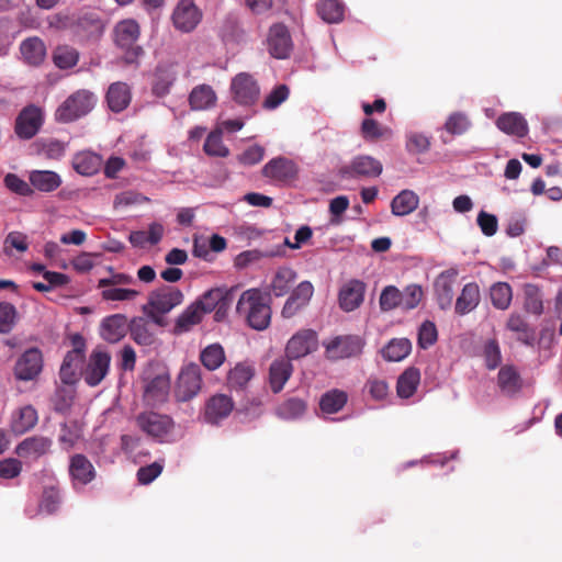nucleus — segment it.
<instances>
[{"label": "nucleus", "mask_w": 562, "mask_h": 562, "mask_svg": "<svg viewBox=\"0 0 562 562\" xmlns=\"http://www.w3.org/2000/svg\"><path fill=\"white\" fill-rule=\"evenodd\" d=\"M367 284L359 279H350L345 282L338 292L339 307L345 312H352L361 306L364 301Z\"/></svg>", "instance_id": "nucleus-17"}, {"label": "nucleus", "mask_w": 562, "mask_h": 562, "mask_svg": "<svg viewBox=\"0 0 562 562\" xmlns=\"http://www.w3.org/2000/svg\"><path fill=\"white\" fill-rule=\"evenodd\" d=\"M270 55L278 59L290 57L293 42L288 27L283 24H274L270 27L267 38Z\"/></svg>", "instance_id": "nucleus-15"}, {"label": "nucleus", "mask_w": 562, "mask_h": 562, "mask_svg": "<svg viewBox=\"0 0 562 562\" xmlns=\"http://www.w3.org/2000/svg\"><path fill=\"white\" fill-rule=\"evenodd\" d=\"M128 329L132 339L140 346H150L155 341V336L149 329V322L145 317H134Z\"/></svg>", "instance_id": "nucleus-42"}, {"label": "nucleus", "mask_w": 562, "mask_h": 562, "mask_svg": "<svg viewBox=\"0 0 562 562\" xmlns=\"http://www.w3.org/2000/svg\"><path fill=\"white\" fill-rule=\"evenodd\" d=\"M127 330V318L122 314L108 316L101 324V336L109 342H117Z\"/></svg>", "instance_id": "nucleus-28"}, {"label": "nucleus", "mask_w": 562, "mask_h": 562, "mask_svg": "<svg viewBox=\"0 0 562 562\" xmlns=\"http://www.w3.org/2000/svg\"><path fill=\"white\" fill-rule=\"evenodd\" d=\"M175 80L176 74L171 68L157 67L153 82V93L157 97L168 94Z\"/></svg>", "instance_id": "nucleus-47"}, {"label": "nucleus", "mask_w": 562, "mask_h": 562, "mask_svg": "<svg viewBox=\"0 0 562 562\" xmlns=\"http://www.w3.org/2000/svg\"><path fill=\"white\" fill-rule=\"evenodd\" d=\"M225 359L224 348L220 344L209 345L200 353V361L209 371L218 369Z\"/></svg>", "instance_id": "nucleus-46"}, {"label": "nucleus", "mask_w": 562, "mask_h": 562, "mask_svg": "<svg viewBox=\"0 0 562 562\" xmlns=\"http://www.w3.org/2000/svg\"><path fill=\"white\" fill-rule=\"evenodd\" d=\"M507 329L517 334V339L527 346L535 341V330L519 314H512L506 323Z\"/></svg>", "instance_id": "nucleus-41"}, {"label": "nucleus", "mask_w": 562, "mask_h": 562, "mask_svg": "<svg viewBox=\"0 0 562 562\" xmlns=\"http://www.w3.org/2000/svg\"><path fill=\"white\" fill-rule=\"evenodd\" d=\"M483 357L488 370H494L501 364L502 353L496 339H488L485 341L483 347Z\"/></svg>", "instance_id": "nucleus-63"}, {"label": "nucleus", "mask_w": 562, "mask_h": 562, "mask_svg": "<svg viewBox=\"0 0 562 562\" xmlns=\"http://www.w3.org/2000/svg\"><path fill=\"white\" fill-rule=\"evenodd\" d=\"M456 272H442L435 281V292L440 308H448L453 299V278Z\"/></svg>", "instance_id": "nucleus-35"}, {"label": "nucleus", "mask_w": 562, "mask_h": 562, "mask_svg": "<svg viewBox=\"0 0 562 562\" xmlns=\"http://www.w3.org/2000/svg\"><path fill=\"white\" fill-rule=\"evenodd\" d=\"M255 374L254 368L245 362L237 363L227 373V385L233 390H243Z\"/></svg>", "instance_id": "nucleus-39"}, {"label": "nucleus", "mask_w": 562, "mask_h": 562, "mask_svg": "<svg viewBox=\"0 0 562 562\" xmlns=\"http://www.w3.org/2000/svg\"><path fill=\"white\" fill-rule=\"evenodd\" d=\"M234 407L235 403L231 396L222 393L215 394L205 403L204 422L210 425H218L232 414Z\"/></svg>", "instance_id": "nucleus-16"}, {"label": "nucleus", "mask_w": 562, "mask_h": 562, "mask_svg": "<svg viewBox=\"0 0 562 562\" xmlns=\"http://www.w3.org/2000/svg\"><path fill=\"white\" fill-rule=\"evenodd\" d=\"M306 402L299 397H290L282 402L276 409L278 417L285 420H294L302 417L306 412Z\"/></svg>", "instance_id": "nucleus-44"}, {"label": "nucleus", "mask_w": 562, "mask_h": 562, "mask_svg": "<svg viewBox=\"0 0 562 562\" xmlns=\"http://www.w3.org/2000/svg\"><path fill=\"white\" fill-rule=\"evenodd\" d=\"M419 196L412 190L405 189L391 201V212L394 216H406L417 210Z\"/></svg>", "instance_id": "nucleus-33"}, {"label": "nucleus", "mask_w": 562, "mask_h": 562, "mask_svg": "<svg viewBox=\"0 0 562 562\" xmlns=\"http://www.w3.org/2000/svg\"><path fill=\"white\" fill-rule=\"evenodd\" d=\"M382 170L381 161L368 155H359L348 165L342 166L339 169V175L347 179L376 178L382 173Z\"/></svg>", "instance_id": "nucleus-10"}, {"label": "nucleus", "mask_w": 562, "mask_h": 562, "mask_svg": "<svg viewBox=\"0 0 562 562\" xmlns=\"http://www.w3.org/2000/svg\"><path fill=\"white\" fill-rule=\"evenodd\" d=\"M105 99L111 111L116 113L122 112L131 103V89L125 82H113L108 89Z\"/></svg>", "instance_id": "nucleus-27"}, {"label": "nucleus", "mask_w": 562, "mask_h": 562, "mask_svg": "<svg viewBox=\"0 0 562 562\" xmlns=\"http://www.w3.org/2000/svg\"><path fill=\"white\" fill-rule=\"evenodd\" d=\"M67 143L58 139H47L40 144V154L46 159L59 160L65 156Z\"/></svg>", "instance_id": "nucleus-60"}, {"label": "nucleus", "mask_w": 562, "mask_h": 562, "mask_svg": "<svg viewBox=\"0 0 562 562\" xmlns=\"http://www.w3.org/2000/svg\"><path fill=\"white\" fill-rule=\"evenodd\" d=\"M20 52L24 61L31 66L41 65L46 57V46L37 36L24 40L20 45Z\"/></svg>", "instance_id": "nucleus-31"}, {"label": "nucleus", "mask_w": 562, "mask_h": 562, "mask_svg": "<svg viewBox=\"0 0 562 562\" xmlns=\"http://www.w3.org/2000/svg\"><path fill=\"white\" fill-rule=\"evenodd\" d=\"M183 301V293L176 286L161 285L151 291L148 296V306L158 314H167Z\"/></svg>", "instance_id": "nucleus-11"}, {"label": "nucleus", "mask_w": 562, "mask_h": 562, "mask_svg": "<svg viewBox=\"0 0 562 562\" xmlns=\"http://www.w3.org/2000/svg\"><path fill=\"white\" fill-rule=\"evenodd\" d=\"M348 394L339 389L325 392L319 400V408L324 414H336L347 404Z\"/></svg>", "instance_id": "nucleus-37"}, {"label": "nucleus", "mask_w": 562, "mask_h": 562, "mask_svg": "<svg viewBox=\"0 0 562 562\" xmlns=\"http://www.w3.org/2000/svg\"><path fill=\"white\" fill-rule=\"evenodd\" d=\"M135 424L144 434L158 442L167 441L175 428V422L169 415L154 411L139 413Z\"/></svg>", "instance_id": "nucleus-4"}, {"label": "nucleus", "mask_w": 562, "mask_h": 562, "mask_svg": "<svg viewBox=\"0 0 562 562\" xmlns=\"http://www.w3.org/2000/svg\"><path fill=\"white\" fill-rule=\"evenodd\" d=\"M317 348V335L313 329H302L293 335L286 344L285 355L289 359L303 358Z\"/></svg>", "instance_id": "nucleus-18"}, {"label": "nucleus", "mask_w": 562, "mask_h": 562, "mask_svg": "<svg viewBox=\"0 0 562 562\" xmlns=\"http://www.w3.org/2000/svg\"><path fill=\"white\" fill-rule=\"evenodd\" d=\"M52 446L53 441L50 438L35 435L26 437L19 442L14 452L20 459L26 462H35L47 454L50 451Z\"/></svg>", "instance_id": "nucleus-13"}, {"label": "nucleus", "mask_w": 562, "mask_h": 562, "mask_svg": "<svg viewBox=\"0 0 562 562\" xmlns=\"http://www.w3.org/2000/svg\"><path fill=\"white\" fill-rule=\"evenodd\" d=\"M401 307L405 311L414 310L420 303L424 292L420 285L409 284L401 291Z\"/></svg>", "instance_id": "nucleus-61"}, {"label": "nucleus", "mask_w": 562, "mask_h": 562, "mask_svg": "<svg viewBox=\"0 0 562 562\" xmlns=\"http://www.w3.org/2000/svg\"><path fill=\"white\" fill-rule=\"evenodd\" d=\"M236 312L256 330H263L270 325L271 307L267 296L258 289L243 292L237 302Z\"/></svg>", "instance_id": "nucleus-1"}, {"label": "nucleus", "mask_w": 562, "mask_h": 562, "mask_svg": "<svg viewBox=\"0 0 562 562\" xmlns=\"http://www.w3.org/2000/svg\"><path fill=\"white\" fill-rule=\"evenodd\" d=\"M115 43L125 50L126 63H134L143 54V48L137 45L139 26L134 20H124L114 29Z\"/></svg>", "instance_id": "nucleus-5"}, {"label": "nucleus", "mask_w": 562, "mask_h": 562, "mask_svg": "<svg viewBox=\"0 0 562 562\" xmlns=\"http://www.w3.org/2000/svg\"><path fill=\"white\" fill-rule=\"evenodd\" d=\"M420 382V372L414 367L407 368L397 380L396 392L401 398H409Z\"/></svg>", "instance_id": "nucleus-36"}, {"label": "nucleus", "mask_w": 562, "mask_h": 562, "mask_svg": "<svg viewBox=\"0 0 562 562\" xmlns=\"http://www.w3.org/2000/svg\"><path fill=\"white\" fill-rule=\"evenodd\" d=\"M97 95L88 89L72 92L55 111V120L70 123L89 114L95 106Z\"/></svg>", "instance_id": "nucleus-3"}, {"label": "nucleus", "mask_w": 562, "mask_h": 562, "mask_svg": "<svg viewBox=\"0 0 562 562\" xmlns=\"http://www.w3.org/2000/svg\"><path fill=\"white\" fill-rule=\"evenodd\" d=\"M491 302L498 310H507L513 299L512 286L506 282H497L490 290Z\"/></svg>", "instance_id": "nucleus-50"}, {"label": "nucleus", "mask_w": 562, "mask_h": 562, "mask_svg": "<svg viewBox=\"0 0 562 562\" xmlns=\"http://www.w3.org/2000/svg\"><path fill=\"white\" fill-rule=\"evenodd\" d=\"M68 474L74 488L86 486L97 477V470L92 462L82 453H75L69 458Z\"/></svg>", "instance_id": "nucleus-12"}, {"label": "nucleus", "mask_w": 562, "mask_h": 562, "mask_svg": "<svg viewBox=\"0 0 562 562\" xmlns=\"http://www.w3.org/2000/svg\"><path fill=\"white\" fill-rule=\"evenodd\" d=\"M228 293L222 289H212L205 292L199 300L194 302L204 316L216 308V314L228 306Z\"/></svg>", "instance_id": "nucleus-30"}, {"label": "nucleus", "mask_w": 562, "mask_h": 562, "mask_svg": "<svg viewBox=\"0 0 562 562\" xmlns=\"http://www.w3.org/2000/svg\"><path fill=\"white\" fill-rule=\"evenodd\" d=\"M401 291L394 285L385 286L380 294V308L383 312H389L401 307Z\"/></svg>", "instance_id": "nucleus-59"}, {"label": "nucleus", "mask_w": 562, "mask_h": 562, "mask_svg": "<svg viewBox=\"0 0 562 562\" xmlns=\"http://www.w3.org/2000/svg\"><path fill=\"white\" fill-rule=\"evenodd\" d=\"M361 134L366 140L372 142L391 135V130L373 119H366L361 123Z\"/></svg>", "instance_id": "nucleus-56"}, {"label": "nucleus", "mask_w": 562, "mask_h": 562, "mask_svg": "<svg viewBox=\"0 0 562 562\" xmlns=\"http://www.w3.org/2000/svg\"><path fill=\"white\" fill-rule=\"evenodd\" d=\"M411 350L412 342L407 338H394L383 348L382 355L387 361H401Z\"/></svg>", "instance_id": "nucleus-45"}, {"label": "nucleus", "mask_w": 562, "mask_h": 562, "mask_svg": "<svg viewBox=\"0 0 562 562\" xmlns=\"http://www.w3.org/2000/svg\"><path fill=\"white\" fill-rule=\"evenodd\" d=\"M42 352L37 348H30L19 358L14 370L18 380L31 381L42 372Z\"/></svg>", "instance_id": "nucleus-21"}, {"label": "nucleus", "mask_w": 562, "mask_h": 562, "mask_svg": "<svg viewBox=\"0 0 562 562\" xmlns=\"http://www.w3.org/2000/svg\"><path fill=\"white\" fill-rule=\"evenodd\" d=\"M216 95L212 87L207 85L196 86L189 95L192 110H205L214 105Z\"/></svg>", "instance_id": "nucleus-40"}, {"label": "nucleus", "mask_w": 562, "mask_h": 562, "mask_svg": "<svg viewBox=\"0 0 562 562\" xmlns=\"http://www.w3.org/2000/svg\"><path fill=\"white\" fill-rule=\"evenodd\" d=\"M297 166L285 157H277L268 161L262 168V175L276 182L289 183L297 177Z\"/></svg>", "instance_id": "nucleus-20"}, {"label": "nucleus", "mask_w": 562, "mask_h": 562, "mask_svg": "<svg viewBox=\"0 0 562 562\" xmlns=\"http://www.w3.org/2000/svg\"><path fill=\"white\" fill-rule=\"evenodd\" d=\"M83 359L65 356L59 370V378L64 384L72 385L78 381V371L82 370Z\"/></svg>", "instance_id": "nucleus-52"}, {"label": "nucleus", "mask_w": 562, "mask_h": 562, "mask_svg": "<svg viewBox=\"0 0 562 562\" xmlns=\"http://www.w3.org/2000/svg\"><path fill=\"white\" fill-rule=\"evenodd\" d=\"M102 165V157L90 150L79 151L75 154L71 159L74 170L85 177H91L98 173Z\"/></svg>", "instance_id": "nucleus-26"}, {"label": "nucleus", "mask_w": 562, "mask_h": 562, "mask_svg": "<svg viewBox=\"0 0 562 562\" xmlns=\"http://www.w3.org/2000/svg\"><path fill=\"white\" fill-rule=\"evenodd\" d=\"M61 503L60 491L57 486H45L42 494L41 508L47 514H54Z\"/></svg>", "instance_id": "nucleus-62"}, {"label": "nucleus", "mask_w": 562, "mask_h": 562, "mask_svg": "<svg viewBox=\"0 0 562 562\" xmlns=\"http://www.w3.org/2000/svg\"><path fill=\"white\" fill-rule=\"evenodd\" d=\"M497 384L504 394L512 396L521 390L522 380L514 366L506 364L498 371Z\"/></svg>", "instance_id": "nucleus-34"}, {"label": "nucleus", "mask_w": 562, "mask_h": 562, "mask_svg": "<svg viewBox=\"0 0 562 562\" xmlns=\"http://www.w3.org/2000/svg\"><path fill=\"white\" fill-rule=\"evenodd\" d=\"M524 306L528 313L540 315L543 312L542 299L539 289L536 285L527 284L524 290Z\"/></svg>", "instance_id": "nucleus-58"}, {"label": "nucleus", "mask_w": 562, "mask_h": 562, "mask_svg": "<svg viewBox=\"0 0 562 562\" xmlns=\"http://www.w3.org/2000/svg\"><path fill=\"white\" fill-rule=\"evenodd\" d=\"M29 181L32 189L44 193L55 191L63 183L61 177L52 170H32L29 173Z\"/></svg>", "instance_id": "nucleus-29"}, {"label": "nucleus", "mask_w": 562, "mask_h": 562, "mask_svg": "<svg viewBox=\"0 0 562 562\" xmlns=\"http://www.w3.org/2000/svg\"><path fill=\"white\" fill-rule=\"evenodd\" d=\"M37 412L32 406H24L19 411L12 422V429L16 434H23L33 428L37 423Z\"/></svg>", "instance_id": "nucleus-51"}, {"label": "nucleus", "mask_w": 562, "mask_h": 562, "mask_svg": "<svg viewBox=\"0 0 562 562\" xmlns=\"http://www.w3.org/2000/svg\"><path fill=\"white\" fill-rule=\"evenodd\" d=\"M317 13L327 23H338L344 16V5L337 0H322L317 3Z\"/></svg>", "instance_id": "nucleus-49"}, {"label": "nucleus", "mask_w": 562, "mask_h": 562, "mask_svg": "<svg viewBox=\"0 0 562 562\" xmlns=\"http://www.w3.org/2000/svg\"><path fill=\"white\" fill-rule=\"evenodd\" d=\"M292 373L291 359L286 357L273 360L269 368V384L272 392L276 394L281 392Z\"/></svg>", "instance_id": "nucleus-25"}, {"label": "nucleus", "mask_w": 562, "mask_h": 562, "mask_svg": "<svg viewBox=\"0 0 562 562\" xmlns=\"http://www.w3.org/2000/svg\"><path fill=\"white\" fill-rule=\"evenodd\" d=\"M80 438L81 429L76 422L61 424L58 441L64 450L72 449Z\"/></svg>", "instance_id": "nucleus-54"}, {"label": "nucleus", "mask_w": 562, "mask_h": 562, "mask_svg": "<svg viewBox=\"0 0 562 562\" xmlns=\"http://www.w3.org/2000/svg\"><path fill=\"white\" fill-rule=\"evenodd\" d=\"M202 387L201 369L199 364L191 362L184 366L177 380L176 397L180 402L192 400Z\"/></svg>", "instance_id": "nucleus-6"}, {"label": "nucleus", "mask_w": 562, "mask_h": 562, "mask_svg": "<svg viewBox=\"0 0 562 562\" xmlns=\"http://www.w3.org/2000/svg\"><path fill=\"white\" fill-rule=\"evenodd\" d=\"M480 300L481 294L477 283L469 282L457 297L454 311L458 315H465L479 305Z\"/></svg>", "instance_id": "nucleus-32"}, {"label": "nucleus", "mask_w": 562, "mask_h": 562, "mask_svg": "<svg viewBox=\"0 0 562 562\" xmlns=\"http://www.w3.org/2000/svg\"><path fill=\"white\" fill-rule=\"evenodd\" d=\"M57 26L68 29L81 42L99 38L104 30V25L99 15L94 12H83L74 16H64L57 14Z\"/></svg>", "instance_id": "nucleus-2"}, {"label": "nucleus", "mask_w": 562, "mask_h": 562, "mask_svg": "<svg viewBox=\"0 0 562 562\" xmlns=\"http://www.w3.org/2000/svg\"><path fill=\"white\" fill-rule=\"evenodd\" d=\"M202 14L193 0H180L172 13V22L177 30L191 32L200 23Z\"/></svg>", "instance_id": "nucleus-19"}, {"label": "nucleus", "mask_w": 562, "mask_h": 562, "mask_svg": "<svg viewBox=\"0 0 562 562\" xmlns=\"http://www.w3.org/2000/svg\"><path fill=\"white\" fill-rule=\"evenodd\" d=\"M203 149L206 155L213 157H226L229 153L228 148L223 144L222 133L215 131L209 134L205 139Z\"/></svg>", "instance_id": "nucleus-57"}, {"label": "nucleus", "mask_w": 562, "mask_h": 562, "mask_svg": "<svg viewBox=\"0 0 562 562\" xmlns=\"http://www.w3.org/2000/svg\"><path fill=\"white\" fill-rule=\"evenodd\" d=\"M43 122L41 108L34 104L26 105L15 119L14 132L21 139H31L38 133Z\"/></svg>", "instance_id": "nucleus-9"}, {"label": "nucleus", "mask_w": 562, "mask_h": 562, "mask_svg": "<svg viewBox=\"0 0 562 562\" xmlns=\"http://www.w3.org/2000/svg\"><path fill=\"white\" fill-rule=\"evenodd\" d=\"M503 133L522 138L528 135L529 127L526 119L518 112H507L499 115L495 122Z\"/></svg>", "instance_id": "nucleus-24"}, {"label": "nucleus", "mask_w": 562, "mask_h": 562, "mask_svg": "<svg viewBox=\"0 0 562 562\" xmlns=\"http://www.w3.org/2000/svg\"><path fill=\"white\" fill-rule=\"evenodd\" d=\"M170 391V378L166 373L148 380L145 385L144 398L150 405L165 403Z\"/></svg>", "instance_id": "nucleus-23"}, {"label": "nucleus", "mask_w": 562, "mask_h": 562, "mask_svg": "<svg viewBox=\"0 0 562 562\" xmlns=\"http://www.w3.org/2000/svg\"><path fill=\"white\" fill-rule=\"evenodd\" d=\"M231 92L236 103L249 106L258 101L260 87L250 74L239 72L232 79Z\"/></svg>", "instance_id": "nucleus-8"}, {"label": "nucleus", "mask_w": 562, "mask_h": 562, "mask_svg": "<svg viewBox=\"0 0 562 562\" xmlns=\"http://www.w3.org/2000/svg\"><path fill=\"white\" fill-rule=\"evenodd\" d=\"M363 341L358 336H338L325 345L326 355L331 360L355 357L361 353Z\"/></svg>", "instance_id": "nucleus-14"}, {"label": "nucleus", "mask_w": 562, "mask_h": 562, "mask_svg": "<svg viewBox=\"0 0 562 562\" xmlns=\"http://www.w3.org/2000/svg\"><path fill=\"white\" fill-rule=\"evenodd\" d=\"M203 315L198 304L189 305L176 319L173 333L177 335L189 331L194 325L201 323Z\"/></svg>", "instance_id": "nucleus-43"}, {"label": "nucleus", "mask_w": 562, "mask_h": 562, "mask_svg": "<svg viewBox=\"0 0 562 562\" xmlns=\"http://www.w3.org/2000/svg\"><path fill=\"white\" fill-rule=\"evenodd\" d=\"M79 54L68 45L58 46L53 54L54 64L60 69H69L77 65Z\"/></svg>", "instance_id": "nucleus-53"}, {"label": "nucleus", "mask_w": 562, "mask_h": 562, "mask_svg": "<svg viewBox=\"0 0 562 562\" xmlns=\"http://www.w3.org/2000/svg\"><path fill=\"white\" fill-rule=\"evenodd\" d=\"M472 127L469 115L464 112H452L446 120L443 128L452 136L465 134Z\"/></svg>", "instance_id": "nucleus-48"}, {"label": "nucleus", "mask_w": 562, "mask_h": 562, "mask_svg": "<svg viewBox=\"0 0 562 562\" xmlns=\"http://www.w3.org/2000/svg\"><path fill=\"white\" fill-rule=\"evenodd\" d=\"M296 279V272L288 267L278 269L271 281V292L274 296L280 297L289 293Z\"/></svg>", "instance_id": "nucleus-38"}, {"label": "nucleus", "mask_w": 562, "mask_h": 562, "mask_svg": "<svg viewBox=\"0 0 562 562\" xmlns=\"http://www.w3.org/2000/svg\"><path fill=\"white\" fill-rule=\"evenodd\" d=\"M18 319L16 307L9 302H0V334H9Z\"/></svg>", "instance_id": "nucleus-55"}, {"label": "nucleus", "mask_w": 562, "mask_h": 562, "mask_svg": "<svg viewBox=\"0 0 562 562\" xmlns=\"http://www.w3.org/2000/svg\"><path fill=\"white\" fill-rule=\"evenodd\" d=\"M110 363V353L101 348H95L91 351L85 368H82L81 376L89 386L94 387L108 375Z\"/></svg>", "instance_id": "nucleus-7"}, {"label": "nucleus", "mask_w": 562, "mask_h": 562, "mask_svg": "<svg viewBox=\"0 0 562 562\" xmlns=\"http://www.w3.org/2000/svg\"><path fill=\"white\" fill-rule=\"evenodd\" d=\"M290 94L289 87L286 85H279L272 89V91L265 98L262 108L265 110H274L282 104Z\"/></svg>", "instance_id": "nucleus-64"}, {"label": "nucleus", "mask_w": 562, "mask_h": 562, "mask_svg": "<svg viewBox=\"0 0 562 562\" xmlns=\"http://www.w3.org/2000/svg\"><path fill=\"white\" fill-rule=\"evenodd\" d=\"M313 294L314 286L310 281L299 283L288 297L281 312L282 316L285 318L293 317L301 308L310 303Z\"/></svg>", "instance_id": "nucleus-22"}]
</instances>
